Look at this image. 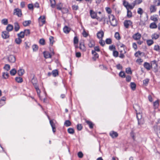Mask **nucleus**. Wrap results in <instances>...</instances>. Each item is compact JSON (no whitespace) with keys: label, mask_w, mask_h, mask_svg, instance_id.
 Masks as SVG:
<instances>
[{"label":"nucleus","mask_w":160,"mask_h":160,"mask_svg":"<svg viewBox=\"0 0 160 160\" xmlns=\"http://www.w3.org/2000/svg\"><path fill=\"white\" fill-rule=\"evenodd\" d=\"M62 4L61 3H60L57 5V8L59 10H62L63 8H62Z\"/></svg>","instance_id":"obj_37"},{"label":"nucleus","mask_w":160,"mask_h":160,"mask_svg":"<svg viewBox=\"0 0 160 160\" xmlns=\"http://www.w3.org/2000/svg\"><path fill=\"white\" fill-rule=\"evenodd\" d=\"M151 64L152 67H154V69H155L156 72H157L158 65L156 61L155 60L152 61L151 62Z\"/></svg>","instance_id":"obj_11"},{"label":"nucleus","mask_w":160,"mask_h":160,"mask_svg":"<svg viewBox=\"0 0 160 160\" xmlns=\"http://www.w3.org/2000/svg\"><path fill=\"white\" fill-rule=\"evenodd\" d=\"M130 87L133 90H134L136 88V85L134 82H132L130 83Z\"/></svg>","instance_id":"obj_33"},{"label":"nucleus","mask_w":160,"mask_h":160,"mask_svg":"<svg viewBox=\"0 0 160 160\" xmlns=\"http://www.w3.org/2000/svg\"><path fill=\"white\" fill-rule=\"evenodd\" d=\"M31 23V20L25 21L23 22V25L24 26L26 27L29 25Z\"/></svg>","instance_id":"obj_24"},{"label":"nucleus","mask_w":160,"mask_h":160,"mask_svg":"<svg viewBox=\"0 0 160 160\" xmlns=\"http://www.w3.org/2000/svg\"><path fill=\"white\" fill-rule=\"evenodd\" d=\"M100 21H103L104 23H108V20L104 16H102L100 19Z\"/></svg>","instance_id":"obj_38"},{"label":"nucleus","mask_w":160,"mask_h":160,"mask_svg":"<svg viewBox=\"0 0 160 160\" xmlns=\"http://www.w3.org/2000/svg\"><path fill=\"white\" fill-rule=\"evenodd\" d=\"M121 53L119 55V57L121 58H123L124 57V54L125 53V51H123V50H121L120 51Z\"/></svg>","instance_id":"obj_42"},{"label":"nucleus","mask_w":160,"mask_h":160,"mask_svg":"<svg viewBox=\"0 0 160 160\" xmlns=\"http://www.w3.org/2000/svg\"><path fill=\"white\" fill-rule=\"evenodd\" d=\"M92 54L94 56L93 58V59L94 60H95L97 58H98L99 55L94 50H92Z\"/></svg>","instance_id":"obj_20"},{"label":"nucleus","mask_w":160,"mask_h":160,"mask_svg":"<svg viewBox=\"0 0 160 160\" xmlns=\"http://www.w3.org/2000/svg\"><path fill=\"white\" fill-rule=\"evenodd\" d=\"M64 125L66 127H69L71 125V122L69 120H66L64 124Z\"/></svg>","instance_id":"obj_43"},{"label":"nucleus","mask_w":160,"mask_h":160,"mask_svg":"<svg viewBox=\"0 0 160 160\" xmlns=\"http://www.w3.org/2000/svg\"><path fill=\"white\" fill-rule=\"evenodd\" d=\"M143 66L144 67L148 70H150L152 67L151 65L147 62H145Z\"/></svg>","instance_id":"obj_13"},{"label":"nucleus","mask_w":160,"mask_h":160,"mask_svg":"<svg viewBox=\"0 0 160 160\" xmlns=\"http://www.w3.org/2000/svg\"><path fill=\"white\" fill-rule=\"evenodd\" d=\"M137 117L138 120V124L139 125H140L141 124H142L143 123V122H142V119L141 114L140 113H137Z\"/></svg>","instance_id":"obj_4"},{"label":"nucleus","mask_w":160,"mask_h":160,"mask_svg":"<svg viewBox=\"0 0 160 160\" xmlns=\"http://www.w3.org/2000/svg\"><path fill=\"white\" fill-rule=\"evenodd\" d=\"M2 77L4 79L7 78L9 76V74L7 72L2 73Z\"/></svg>","instance_id":"obj_34"},{"label":"nucleus","mask_w":160,"mask_h":160,"mask_svg":"<svg viewBox=\"0 0 160 160\" xmlns=\"http://www.w3.org/2000/svg\"><path fill=\"white\" fill-rule=\"evenodd\" d=\"M68 132L71 134H73L74 132V129L72 128H69L68 129Z\"/></svg>","instance_id":"obj_48"},{"label":"nucleus","mask_w":160,"mask_h":160,"mask_svg":"<svg viewBox=\"0 0 160 160\" xmlns=\"http://www.w3.org/2000/svg\"><path fill=\"white\" fill-rule=\"evenodd\" d=\"M118 51L113 50V56L115 57H117L118 56Z\"/></svg>","instance_id":"obj_62"},{"label":"nucleus","mask_w":160,"mask_h":160,"mask_svg":"<svg viewBox=\"0 0 160 160\" xmlns=\"http://www.w3.org/2000/svg\"><path fill=\"white\" fill-rule=\"evenodd\" d=\"M14 29L16 32L18 31L20 29V27L18 23L16 22L14 23Z\"/></svg>","instance_id":"obj_22"},{"label":"nucleus","mask_w":160,"mask_h":160,"mask_svg":"<svg viewBox=\"0 0 160 160\" xmlns=\"http://www.w3.org/2000/svg\"><path fill=\"white\" fill-rule=\"evenodd\" d=\"M18 37L20 38H23L24 37V32L23 31L20 32L19 33H18L17 34Z\"/></svg>","instance_id":"obj_31"},{"label":"nucleus","mask_w":160,"mask_h":160,"mask_svg":"<svg viewBox=\"0 0 160 160\" xmlns=\"http://www.w3.org/2000/svg\"><path fill=\"white\" fill-rule=\"evenodd\" d=\"M50 1L51 4V6L52 8H54L56 4L55 1V0H50Z\"/></svg>","instance_id":"obj_54"},{"label":"nucleus","mask_w":160,"mask_h":160,"mask_svg":"<svg viewBox=\"0 0 160 160\" xmlns=\"http://www.w3.org/2000/svg\"><path fill=\"white\" fill-rule=\"evenodd\" d=\"M147 44L150 46L153 44V41L152 40H147Z\"/></svg>","instance_id":"obj_53"},{"label":"nucleus","mask_w":160,"mask_h":160,"mask_svg":"<svg viewBox=\"0 0 160 160\" xmlns=\"http://www.w3.org/2000/svg\"><path fill=\"white\" fill-rule=\"evenodd\" d=\"M132 23L130 20H125L124 22V25L126 28H128L129 27L132 25Z\"/></svg>","instance_id":"obj_7"},{"label":"nucleus","mask_w":160,"mask_h":160,"mask_svg":"<svg viewBox=\"0 0 160 160\" xmlns=\"http://www.w3.org/2000/svg\"><path fill=\"white\" fill-rule=\"evenodd\" d=\"M16 72H17V71H16V70L14 68L12 69L10 71V72L11 75H12V76H14V75H15V74H16Z\"/></svg>","instance_id":"obj_39"},{"label":"nucleus","mask_w":160,"mask_h":160,"mask_svg":"<svg viewBox=\"0 0 160 160\" xmlns=\"http://www.w3.org/2000/svg\"><path fill=\"white\" fill-rule=\"evenodd\" d=\"M119 76L122 78H124L125 77V73L121 71L119 73Z\"/></svg>","instance_id":"obj_58"},{"label":"nucleus","mask_w":160,"mask_h":160,"mask_svg":"<svg viewBox=\"0 0 160 160\" xmlns=\"http://www.w3.org/2000/svg\"><path fill=\"white\" fill-rule=\"evenodd\" d=\"M154 131L157 133V134L159 135L158 133L160 134V126L158 127L157 125L154 126Z\"/></svg>","instance_id":"obj_17"},{"label":"nucleus","mask_w":160,"mask_h":160,"mask_svg":"<svg viewBox=\"0 0 160 160\" xmlns=\"http://www.w3.org/2000/svg\"><path fill=\"white\" fill-rule=\"evenodd\" d=\"M24 73V70L22 69H20L18 71V73L19 76H22Z\"/></svg>","instance_id":"obj_23"},{"label":"nucleus","mask_w":160,"mask_h":160,"mask_svg":"<svg viewBox=\"0 0 160 160\" xmlns=\"http://www.w3.org/2000/svg\"><path fill=\"white\" fill-rule=\"evenodd\" d=\"M39 25L42 26L45 22V16H41L38 18Z\"/></svg>","instance_id":"obj_1"},{"label":"nucleus","mask_w":160,"mask_h":160,"mask_svg":"<svg viewBox=\"0 0 160 160\" xmlns=\"http://www.w3.org/2000/svg\"><path fill=\"white\" fill-rule=\"evenodd\" d=\"M114 36L115 38L118 40H119L121 38L118 32H116L115 33Z\"/></svg>","instance_id":"obj_52"},{"label":"nucleus","mask_w":160,"mask_h":160,"mask_svg":"<svg viewBox=\"0 0 160 160\" xmlns=\"http://www.w3.org/2000/svg\"><path fill=\"white\" fill-rule=\"evenodd\" d=\"M3 38L6 39L8 38L9 37V33L6 31H4L2 32V35Z\"/></svg>","instance_id":"obj_15"},{"label":"nucleus","mask_w":160,"mask_h":160,"mask_svg":"<svg viewBox=\"0 0 160 160\" xmlns=\"http://www.w3.org/2000/svg\"><path fill=\"white\" fill-rule=\"evenodd\" d=\"M154 22L157 21L158 20V15H155L152 16L150 18Z\"/></svg>","instance_id":"obj_21"},{"label":"nucleus","mask_w":160,"mask_h":160,"mask_svg":"<svg viewBox=\"0 0 160 160\" xmlns=\"http://www.w3.org/2000/svg\"><path fill=\"white\" fill-rule=\"evenodd\" d=\"M133 38L135 40H139L141 37V34L138 32L133 36Z\"/></svg>","instance_id":"obj_8"},{"label":"nucleus","mask_w":160,"mask_h":160,"mask_svg":"<svg viewBox=\"0 0 160 160\" xmlns=\"http://www.w3.org/2000/svg\"><path fill=\"white\" fill-rule=\"evenodd\" d=\"M4 68L7 71H8L10 69V66L8 64H6L4 67Z\"/></svg>","instance_id":"obj_60"},{"label":"nucleus","mask_w":160,"mask_h":160,"mask_svg":"<svg viewBox=\"0 0 160 160\" xmlns=\"http://www.w3.org/2000/svg\"><path fill=\"white\" fill-rule=\"evenodd\" d=\"M8 61L11 63H14L16 61L15 57L13 55H10L8 58Z\"/></svg>","instance_id":"obj_5"},{"label":"nucleus","mask_w":160,"mask_h":160,"mask_svg":"<svg viewBox=\"0 0 160 160\" xmlns=\"http://www.w3.org/2000/svg\"><path fill=\"white\" fill-rule=\"evenodd\" d=\"M142 54H144L143 52H141L139 51H138L135 53V56L136 57H138L139 55H141Z\"/></svg>","instance_id":"obj_57"},{"label":"nucleus","mask_w":160,"mask_h":160,"mask_svg":"<svg viewBox=\"0 0 160 160\" xmlns=\"http://www.w3.org/2000/svg\"><path fill=\"white\" fill-rule=\"evenodd\" d=\"M154 3L156 6H160V0H154Z\"/></svg>","instance_id":"obj_55"},{"label":"nucleus","mask_w":160,"mask_h":160,"mask_svg":"<svg viewBox=\"0 0 160 160\" xmlns=\"http://www.w3.org/2000/svg\"><path fill=\"white\" fill-rule=\"evenodd\" d=\"M99 39L100 41H99V43L102 46H104L105 44L104 41L102 40V39Z\"/></svg>","instance_id":"obj_63"},{"label":"nucleus","mask_w":160,"mask_h":160,"mask_svg":"<svg viewBox=\"0 0 160 160\" xmlns=\"http://www.w3.org/2000/svg\"><path fill=\"white\" fill-rule=\"evenodd\" d=\"M15 41L17 44H20L22 42V40L20 38L18 37L15 39Z\"/></svg>","instance_id":"obj_50"},{"label":"nucleus","mask_w":160,"mask_h":160,"mask_svg":"<svg viewBox=\"0 0 160 160\" xmlns=\"http://www.w3.org/2000/svg\"><path fill=\"white\" fill-rule=\"evenodd\" d=\"M97 38L99 39H102L104 36V32L102 30H100L97 33Z\"/></svg>","instance_id":"obj_6"},{"label":"nucleus","mask_w":160,"mask_h":160,"mask_svg":"<svg viewBox=\"0 0 160 160\" xmlns=\"http://www.w3.org/2000/svg\"><path fill=\"white\" fill-rule=\"evenodd\" d=\"M13 29V26L11 24H8L6 28V30L8 32L11 31Z\"/></svg>","instance_id":"obj_28"},{"label":"nucleus","mask_w":160,"mask_h":160,"mask_svg":"<svg viewBox=\"0 0 160 160\" xmlns=\"http://www.w3.org/2000/svg\"><path fill=\"white\" fill-rule=\"evenodd\" d=\"M154 49L156 51L160 52V46L158 45H155L154 47Z\"/></svg>","instance_id":"obj_47"},{"label":"nucleus","mask_w":160,"mask_h":160,"mask_svg":"<svg viewBox=\"0 0 160 160\" xmlns=\"http://www.w3.org/2000/svg\"><path fill=\"white\" fill-rule=\"evenodd\" d=\"M149 10L150 13H152L155 12L157 10V8L156 6L154 5H151L150 6Z\"/></svg>","instance_id":"obj_3"},{"label":"nucleus","mask_w":160,"mask_h":160,"mask_svg":"<svg viewBox=\"0 0 160 160\" xmlns=\"http://www.w3.org/2000/svg\"><path fill=\"white\" fill-rule=\"evenodd\" d=\"M159 34L157 33H154L152 34L151 36V38L153 40H156L158 38Z\"/></svg>","instance_id":"obj_14"},{"label":"nucleus","mask_w":160,"mask_h":160,"mask_svg":"<svg viewBox=\"0 0 160 160\" xmlns=\"http://www.w3.org/2000/svg\"><path fill=\"white\" fill-rule=\"evenodd\" d=\"M157 25L154 22L152 23H151L150 25V28H151L154 29L156 28H157Z\"/></svg>","instance_id":"obj_36"},{"label":"nucleus","mask_w":160,"mask_h":160,"mask_svg":"<svg viewBox=\"0 0 160 160\" xmlns=\"http://www.w3.org/2000/svg\"><path fill=\"white\" fill-rule=\"evenodd\" d=\"M110 135L112 138H114L118 137V133L112 131L109 133Z\"/></svg>","instance_id":"obj_12"},{"label":"nucleus","mask_w":160,"mask_h":160,"mask_svg":"<svg viewBox=\"0 0 160 160\" xmlns=\"http://www.w3.org/2000/svg\"><path fill=\"white\" fill-rule=\"evenodd\" d=\"M126 72L128 74H132V71L131 68H126Z\"/></svg>","instance_id":"obj_61"},{"label":"nucleus","mask_w":160,"mask_h":160,"mask_svg":"<svg viewBox=\"0 0 160 160\" xmlns=\"http://www.w3.org/2000/svg\"><path fill=\"white\" fill-rule=\"evenodd\" d=\"M15 80L18 83H21L23 81L22 78L20 77H16L15 78Z\"/></svg>","instance_id":"obj_32"},{"label":"nucleus","mask_w":160,"mask_h":160,"mask_svg":"<svg viewBox=\"0 0 160 160\" xmlns=\"http://www.w3.org/2000/svg\"><path fill=\"white\" fill-rule=\"evenodd\" d=\"M1 22L4 25H7L8 23V20L7 19H3L1 21Z\"/></svg>","instance_id":"obj_51"},{"label":"nucleus","mask_w":160,"mask_h":160,"mask_svg":"<svg viewBox=\"0 0 160 160\" xmlns=\"http://www.w3.org/2000/svg\"><path fill=\"white\" fill-rule=\"evenodd\" d=\"M143 11L142 9L141 8H138L137 11V13L138 14L142 15L143 13Z\"/></svg>","instance_id":"obj_40"},{"label":"nucleus","mask_w":160,"mask_h":160,"mask_svg":"<svg viewBox=\"0 0 160 160\" xmlns=\"http://www.w3.org/2000/svg\"><path fill=\"white\" fill-rule=\"evenodd\" d=\"M90 13L92 18H97V14L96 12H93L92 10H90Z\"/></svg>","instance_id":"obj_19"},{"label":"nucleus","mask_w":160,"mask_h":160,"mask_svg":"<svg viewBox=\"0 0 160 160\" xmlns=\"http://www.w3.org/2000/svg\"><path fill=\"white\" fill-rule=\"evenodd\" d=\"M32 48L33 51H36L38 50V47L36 45H34L32 46Z\"/></svg>","instance_id":"obj_59"},{"label":"nucleus","mask_w":160,"mask_h":160,"mask_svg":"<svg viewBox=\"0 0 160 160\" xmlns=\"http://www.w3.org/2000/svg\"><path fill=\"white\" fill-rule=\"evenodd\" d=\"M110 23L111 25L113 26H115L117 25V22L116 19L111 21V22H110Z\"/></svg>","instance_id":"obj_45"},{"label":"nucleus","mask_w":160,"mask_h":160,"mask_svg":"<svg viewBox=\"0 0 160 160\" xmlns=\"http://www.w3.org/2000/svg\"><path fill=\"white\" fill-rule=\"evenodd\" d=\"M86 122L87 124H88L89 126V127L91 128H92L93 127V124L92 123L89 121H86Z\"/></svg>","instance_id":"obj_29"},{"label":"nucleus","mask_w":160,"mask_h":160,"mask_svg":"<svg viewBox=\"0 0 160 160\" xmlns=\"http://www.w3.org/2000/svg\"><path fill=\"white\" fill-rule=\"evenodd\" d=\"M49 40L50 41V44L51 45H52L54 42L53 37L52 36H50L49 38Z\"/></svg>","instance_id":"obj_46"},{"label":"nucleus","mask_w":160,"mask_h":160,"mask_svg":"<svg viewBox=\"0 0 160 160\" xmlns=\"http://www.w3.org/2000/svg\"><path fill=\"white\" fill-rule=\"evenodd\" d=\"M71 30V28L67 26H65L63 28V32L66 33H68Z\"/></svg>","instance_id":"obj_10"},{"label":"nucleus","mask_w":160,"mask_h":160,"mask_svg":"<svg viewBox=\"0 0 160 160\" xmlns=\"http://www.w3.org/2000/svg\"><path fill=\"white\" fill-rule=\"evenodd\" d=\"M24 35L26 36H28L30 34V31L29 29H26L24 30Z\"/></svg>","instance_id":"obj_56"},{"label":"nucleus","mask_w":160,"mask_h":160,"mask_svg":"<svg viewBox=\"0 0 160 160\" xmlns=\"http://www.w3.org/2000/svg\"><path fill=\"white\" fill-rule=\"evenodd\" d=\"M106 42L107 44H109L111 43L112 40L110 38H107L106 40Z\"/></svg>","instance_id":"obj_64"},{"label":"nucleus","mask_w":160,"mask_h":160,"mask_svg":"<svg viewBox=\"0 0 160 160\" xmlns=\"http://www.w3.org/2000/svg\"><path fill=\"white\" fill-rule=\"evenodd\" d=\"M14 14L18 17H21L22 15L21 10L18 8L15 9L14 10Z\"/></svg>","instance_id":"obj_2"},{"label":"nucleus","mask_w":160,"mask_h":160,"mask_svg":"<svg viewBox=\"0 0 160 160\" xmlns=\"http://www.w3.org/2000/svg\"><path fill=\"white\" fill-rule=\"evenodd\" d=\"M95 45L94 42L92 39H90L89 40L88 45L90 48H92Z\"/></svg>","instance_id":"obj_16"},{"label":"nucleus","mask_w":160,"mask_h":160,"mask_svg":"<svg viewBox=\"0 0 160 160\" xmlns=\"http://www.w3.org/2000/svg\"><path fill=\"white\" fill-rule=\"evenodd\" d=\"M50 123L52 128L53 132L54 133L56 132L55 125L53 122L52 120H50Z\"/></svg>","instance_id":"obj_9"},{"label":"nucleus","mask_w":160,"mask_h":160,"mask_svg":"<svg viewBox=\"0 0 160 160\" xmlns=\"http://www.w3.org/2000/svg\"><path fill=\"white\" fill-rule=\"evenodd\" d=\"M135 6V5L133 2L131 4H129L126 8L127 10H129V9H132L134 8Z\"/></svg>","instance_id":"obj_25"},{"label":"nucleus","mask_w":160,"mask_h":160,"mask_svg":"<svg viewBox=\"0 0 160 160\" xmlns=\"http://www.w3.org/2000/svg\"><path fill=\"white\" fill-rule=\"evenodd\" d=\"M108 18L109 19L110 22H111V21H112L113 20H116L114 16L112 14L109 15L108 16Z\"/></svg>","instance_id":"obj_35"},{"label":"nucleus","mask_w":160,"mask_h":160,"mask_svg":"<svg viewBox=\"0 0 160 160\" xmlns=\"http://www.w3.org/2000/svg\"><path fill=\"white\" fill-rule=\"evenodd\" d=\"M52 73L53 76L54 77H56L58 75V71L57 69L53 70L52 71Z\"/></svg>","instance_id":"obj_27"},{"label":"nucleus","mask_w":160,"mask_h":160,"mask_svg":"<svg viewBox=\"0 0 160 160\" xmlns=\"http://www.w3.org/2000/svg\"><path fill=\"white\" fill-rule=\"evenodd\" d=\"M149 81V79L146 78L143 81V84L145 86H147Z\"/></svg>","instance_id":"obj_49"},{"label":"nucleus","mask_w":160,"mask_h":160,"mask_svg":"<svg viewBox=\"0 0 160 160\" xmlns=\"http://www.w3.org/2000/svg\"><path fill=\"white\" fill-rule=\"evenodd\" d=\"M132 16V12L129 10H127V16L128 18H130Z\"/></svg>","instance_id":"obj_44"},{"label":"nucleus","mask_w":160,"mask_h":160,"mask_svg":"<svg viewBox=\"0 0 160 160\" xmlns=\"http://www.w3.org/2000/svg\"><path fill=\"white\" fill-rule=\"evenodd\" d=\"M159 102L158 100L156 101L153 102V107L154 109L158 108L159 106Z\"/></svg>","instance_id":"obj_30"},{"label":"nucleus","mask_w":160,"mask_h":160,"mask_svg":"<svg viewBox=\"0 0 160 160\" xmlns=\"http://www.w3.org/2000/svg\"><path fill=\"white\" fill-rule=\"evenodd\" d=\"M142 2V0H135L133 3L135 5L137 4H139L141 3Z\"/></svg>","instance_id":"obj_41"},{"label":"nucleus","mask_w":160,"mask_h":160,"mask_svg":"<svg viewBox=\"0 0 160 160\" xmlns=\"http://www.w3.org/2000/svg\"><path fill=\"white\" fill-rule=\"evenodd\" d=\"M79 48L82 51H85L86 50L85 46L82 42L80 43Z\"/></svg>","instance_id":"obj_26"},{"label":"nucleus","mask_w":160,"mask_h":160,"mask_svg":"<svg viewBox=\"0 0 160 160\" xmlns=\"http://www.w3.org/2000/svg\"><path fill=\"white\" fill-rule=\"evenodd\" d=\"M43 54L44 57L46 58H51L52 57V55L48 52H43Z\"/></svg>","instance_id":"obj_18"}]
</instances>
